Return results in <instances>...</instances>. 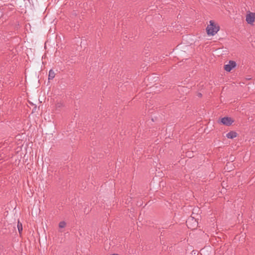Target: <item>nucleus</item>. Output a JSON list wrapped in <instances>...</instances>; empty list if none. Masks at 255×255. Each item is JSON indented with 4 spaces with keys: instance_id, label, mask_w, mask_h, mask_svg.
<instances>
[{
    "instance_id": "obj_1",
    "label": "nucleus",
    "mask_w": 255,
    "mask_h": 255,
    "mask_svg": "<svg viewBox=\"0 0 255 255\" xmlns=\"http://www.w3.org/2000/svg\"><path fill=\"white\" fill-rule=\"evenodd\" d=\"M219 26L215 24L213 20L210 21L209 24L206 28L207 34L208 35H214L219 30Z\"/></svg>"
},
{
    "instance_id": "obj_2",
    "label": "nucleus",
    "mask_w": 255,
    "mask_h": 255,
    "mask_svg": "<svg viewBox=\"0 0 255 255\" xmlns=\"http://www.w3.org/2000/svg\"><path fill=\"white\" fill-rule=\"evenodd\" d=\"M186 225L191 230L195 229L198 226V222L192 217H189L186 221Z\"/></svg>"
},
{
    "instance_id": "obj_3",
    "label": "nucleus",
    "mask_w": 255,
    "mask_h": 255,
    "mask_svg": "<svg viewBox=\"0 0 255 255\" xmlns=\"http://www.w3.org/2000/svg\"><path fill=\"white\" fill-rule=\"evenodd\" d=\"M236 63L234 61L230 60L229 64L224 66L225 70L227 72H230L232 69L236 66Z\"/></svg>"
},
{
    "instance_id": "obj_4",
    "label": "nucleus",
    "mask_w": 255,
    "mask_h": 255,
    "mask_svg": "<svg viewBox=\"0 0 255 255\" xmlns=\"http://www.w3.org/2000/svg\"><path fill=\"white\" fill-rule=\"evenodd\" d=\"M255 19V13L250 12L246 15V20L249 24H253Z\"/></svg>"
},
{
    "instance_id": "obj_5",
    "label": "nucleus",
    "mask_w": 255,
    "mask_h": 255,
    "mask_svg": "<svg viewBox=\"0 0 255 255\" xmlns=\"http://www.w3.org/2000/svg\"><path fill=\"white\" fill-rule=\"evenodd\" d=\"M233 120L229 117H224L221 119V122L224 125L229 126L233 123Z\"/></svg>"
},
{
    "instance_id": "obj_6",
    "label": "nucleus",
    "mask_w": 255,
    "mask_h": 255,
    "mask_svg": "<svg viewBox=\"0 0 255 255\" xmlns=\"http://www.w3.org/2000/svg\"><path fill=\"white\" fill-rule=\"evenodd\" d=\"M237 136V133L234 131H231L226 134V137L228 138L233 139Z\"/></svg>"
},
{
    "instance_id": "obj_7",
    "label": "nucleus",
    "mask_w": 255,
    "mask_h": 255,
    "mask_svg": "<svg viewBox=\"0 0 255 255\" xmlns=\"http://www.w3.org/2000/svg\"><path fill=\"white\" fill-rule=\"evenodd\" d=\"M55 72L54 71L51 69L49 72L48 74V80H52L55 77Z\"/></svg>"
},
{
    "instance_id": "obj_8",
    "label": "nucleus",
    "mask_w": 255,
    "mask_h": 255,
    "mask_svg": "<svg viewBox=\"0 0 255 255\" xmlns=\"http://www.w3.org/2000/svg\"><path fill=\"white\" fill-rule=\"evenodd\" d=\"M17 228H18L19 233L20 234L22 231V224L20 223L19 221L18 222V223H17Z\"/></svg>"
},
{
    "instance_id": "obj_9",
    "label": "nucleus",
    "mask_w": 255,
    "mask_h": 255,
    "mask_svg": "<svg viewBox=\"0 0 255 255\" xmlns=\"http://www.w3.org/2000/svg\"><path fill=\"white\" fill-rule=\"evenodd\" d=\"M66 223L64 221H61L59 223V227L60 228H63L66 226Z\"/></svg>"
},
{
    "instance_id": "obj_10",
    "label": "nucleus",
    "mask_w": 255,
    "mask_h": 255,
    "mask_svg": "<svg viewBox=\"0 0 255 255\" xmlns=\"http://www.w3.org/2000/svg\"><path fill=\"white\" fill-rule=\"evenodd\" d=\"M56 109H59L60 108H61V107H62L63 106V104L61 102H59V103H57L56 104Z\"/></svg>"
},
{
    "instance_id": "obj_11",
    "label": "nucleus",
    "mask_w": 255,
    "mask_h": 255,
    "mask_svg": "<svg viewBox=\"0 0 255 255\" xmlns=\"http://www.w3.org/2000/svg\"><path fill=\"white\" fill-rule=\"evenodd\" d=\"M198 97H202V94H201V93H198Z\"/></svg>"
}]
</instances>
